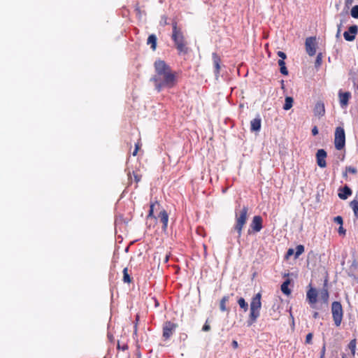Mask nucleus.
<instances>
[{"instance_id": "obj_48", "label": "nucleus", "mask_w": 358, "mask_h": 358, "mask_svg": "<svg viewBox=\"0 0 358 358\" xmlns=\"http://www.w3.org/2000/svg\"><path fill=\"white\" fill-rule=\"evenodd\" d=\"M313 318L317 319L319 317V313L317 312L313 313Z\"/></svg>"}, {"instance_id": "obj_35", "label": "nucleus", "mask_w": 358, "mask_h": 358, "mask_svg": "<svg viewBox=\"0 0 358 358\" xmlns=\"http://www.w3.org/2000/svg\"><path fill=\"white\" fill-rule=\"evenodd\" d=\"M334 222L339 224L340 226L343 225V220L341 216H336L334 218Z\"/></svg>"}, {"instance_id": "obj_52", "label": "nucleus", "mask_w": 358, "mask_h": 358, "mask_svg": "<svg viewBox=\"0 0 358 358\" xmlns=\"http://www.w3.org/2000/svg\"><path fill=\"white\" fill-rule=\"evenodd\" d=\"M117 348H120V344H119V343H118V345H117Z\"/></svg>"}, {"instance_id": "obj_45", "label": "nucleus", "mask_w": 358, "mask_h": 358, "mask_svg": "<svg viewBox=\"0 0 358 358\" xmlns=\"http://www.w3.org/2000/svg\"><path fill=\"white\" fill-rule=\"evenodd\" d=\"M341 24L338 25V30H337V33H336V37H339V36L341 34Z\"/></svg>"}, {"instance_id": "obj_37", "label": "nucleus", "mask_w": 358, "mask_h": 358, "mask_svg": "<svg viewBox=\"0 0 358 358\" xmlns=\"http://www.w3.org/2000/svg\"><path fill=\"white\" fill-rule=\"evenodd\" d=\"M139 149H140V143L138 142L137 143L135 144V149H134L132 155L134 156H136L137 155L138 151Z\"/></svg>"}, {"instance_id": "obj_39", "label": "nucleus", "mask_w": 358, "mask_h": 358, "mask_svg": "<svg viewBox=\"0 0 358 358\" xmlns=\"http://www.w3.org/2000/svg\"><path fill=\"white\" fill-rule=\"evenodd\" d=\"M321 62H322V55H321V53H320L317 56L315 64H317V65H320L321 64Z\"/></svg>"}, {"instance_id": "obj_4", "label": "nucleus", "mask_w": 358, "mask_h": 358, "mask_svg": "<svg viewBox=\"0 0 358 358\" xmlns=\"http://www.w3.org/2000/svg\"><path fill=\"white\" fill-rule=\"evenodd\" d=\"M248 210L249 208L247 206H244L238 212L237 209L236 210V223L234 226V229L237 232L238 238L241 236L243 229L247 222Z\"/></svg>"}, {"instance_id": "obj_34", "label": "nucleus", "mask_w": 358, "mask_h": 358, "mask_svg": "<svg viewBox=\"0 0 358 358\" xmlns=\"http://www.w3.org/2000/svg\"><path fill=\"white\" fill-rule=\"evenodd\" d=\"M313 336V333H308L306 335V341H305L306 344H312Z\"/></svg>"}, {"instance_id": "obj_31", "label": "nucleus", "mask_w": 358, "mask_h": 358, "mask_svg": "<svg viewBox=\"0 0 358 358\" xmlns=\"http://www.w3.org/2000/svg\"><path fill=\"white\" fill-rule=\"evenodd\" d=\"M304 252V246L299 245L296 247L295 258H298Z\"/></svg>"}, {"instance_id": "obj_13", "label": "nucleus", "mask_w": 358, "mask_h": 358, "mask_svg": "<svg viewBox=\"0 0 358 358\" xmlns=\"http://www.w3.org/2000/svg\"><path fill=\"white\" fill-rule=\"evenodd\" d=\"M212 59H213V65L215 67L214 73H215V76L217 78L220 76V69H221V67H220L221 58L216 52H213L212 54Z\"/></svg>"}, {"instance_id": "obj_51", "label": "nucleus", "mask_w": 358, "mask_h": 358, "mask_svg": "<svg viewBox=\"0 0 358 358\" xmlns=\"http://www.w3.org/2000/svg\"><path fill=\"white\" fill-rule=\"evenodd\" d=\"M128 176L129 178H131V174L130 173L128 174Z\"/></svg>"}, {"instance_id": "obj_21", "label": "nucleus", "mask_w": 358, "mask_h": 358, "mask_svg": "<svg viewBox=\"0 0 358 358\" xmlns=\"http://www.w3.org/2000/svg\"><path fill=\"white\" fill-rule=\"evenodd\" d=\"M157 36L155 34H150L147 40V44L150 45L152 50H155L157 48Z\"/></svg>"}, {"instance_id": "obj_1", "label": "nucleus", "mask_w": 358, "mask_h": 358, "mask_svg": "<svg viewBox=\"0 0 358 358\" xmlns=\"http://www.w3.org/2000/svg\"><path fill=\"white\" fill-rule=\"evenodd\" d=\"M155 75L150 78L155 90L159 92L164 89H172L178 83V73L173 71L165 61L157 59L154 63Z\"/></svg>"}, {"instance_id": "obj_33", "label": "nucleus", "mask_w": 358, "mask_h": 358, "mask_svg": "<svg viewBox=\"0 0 358 358\" xmlns=\"http://www.w3.org/2000/svg\"><path fill=\"white\" fill-rule=\"evenodd\" d=\"M132 175H133V177H134V181L138 183L141 181V175H139L138 173H137L135 171H133L132 172Z\"/></svg>"}, {"instance_id": "obj_32", "label": "nucleus", "mask_w": 358, "mask_h": 358, "mask_svg": "<svg viewBox=\"0 0 358 358\" xmlns=\"http://www.w3.org/2000/svg\"><path fill=\"white\" fill-rule=\"evenodd\" d=\"M350 14L352 17L358 18V5H356L352 8Z\"/></svg>"}, {"instance_id": "obj_20", "label": "nucleus", "mask_w": 358, "mask_h": 358, "mask_svg": "<svg viewBox=\"0 0 358 358\" xmlns=\"http://www.w3.org/2000/svg\"><path fill=\"white\" fill-rule=\"evenodd\" d=\"M358 171L357 168L353 166H346L345 169V171L343 172V178L345 180H348V173L356 175Z\"/></svg>"}, {"instance_id": "obj_25", "label": "nucleus", "mask_w": 358, "mask_h": 358, "mask_svg": "<svg viewBox=\"0 0 358 358\" xmlns=\"http://www.w3.org/2000/svg\"><path fill=\"white\" fill-rule=\"evenodd\" d=\"M238 304L240 308L243 309L244 312H247L248 310V303L245 301V300L243 297H240L238 301Z\"/></svg>"}, {"instance_id": "obj_15", "label": "nucleus", "mask_w": 358, "mask_h": 358, "mask_svg": "<svg viewBox=\"0 0 358 358\" xmlns=\"http://www.w3.org/2000/svg\"><path fill=\"white\" fill-rule=\"evenodd\" d=\"M352 194V189L347 185L340 188L338 196L341 199L345 200Z\"/></svg>"}, {"instance_id": "obj_36", "label": "nucleus", "mask_w": 358, "mask_h": 358, "mask_svg": "<svg viewBox=\"0 0 358 358\" xmlns=\"http://www.w3.org/2000/svg\"><path fill=\"white\" fill-rule=\"evenodd\" d=\"M277 55L281 58L280 59H282L283 61L287 58L286 54L282 51H278Z\"/></svg>"}, {"instance_id": "obj_18", "label": "nucleus", "mask_w": 358, "mask_h": 358, "mask_svg": "<svg viewBox=\"0 0 358 358\" xmlns=\"http://www.w3.org/2000/svg\"><path fill=\"white\" fill-rule=\"evenodd\" d=\"M262 120L258 115L257 117L251 120L250 122V130L251 131H259L261 129Z\"/></svg>"}, {"instance_id": "obj_14", "label": "nucleus", "mask_w": 358, "mask_h": 358, "mask_svg": "<svg viewBox=\"0 0 358 358\" xmlns=\"http://www.w3.org/2000/svg\"><path fill=\"white\" fill-rule=\"evenodd\" d=\"M339 101L341 107H345L348 104L349 99L351 97V94L349 92H342L341 90L338 92Z\"/></svg>"}, {"instance_id": "obj_9", "label": "nucleus", "mask_w": 358, "mask_h": 358, "mask_svg": "<svg viewBox=\"0 0 358 358\" xmlns=\"http://www.w3.org/2000/svg\"><path fill=\"white\" fill-rule=\"evenodd\" d=\"M317 292L316 289L310 287L306 292V300L308 301L310 307L313 308H315V304L317 303Z\"/></svg>"}, {"instance_id": "obj_12", "label": "nucleus", "mask_w": 358, "mask_h": 358, "mask_svg": "<svg viewBox=\"0 0 358 358\" xmlns=\"http://www.w3.org/2000/svg\"><path fill=\"white\" fill-rule=\"evenodd\" d=\"M327 152L323 149H320L316 153L317 164L320 168H325L327 166L326 159Z\"/></svg>"}, {"instance_id": "obj_43", "label": "nucleus", "mask_w": 358, "mask_h": 358, "mask_svg": "<svg viewBox=\"0 0 358 358\" xmlns=\"http://www.w3.org/2000/svg\"><path fill=\"white\" fill-rule=\"evenodd\" d=\"M354 0H345V6L348 8L353 3Z\"/></svg>"}, {"instance_id": "obj_29", "label": "nucleus", "mask_w": 358, "mask_h": 358, "mask_svg": "<svg viewBox=\"0 0 358 358\" xmlns=\"http://www.w3.org/2000/svg\"><path fill=\"white\" fill-rule=\"evenodd\" d=\"M356 345H357V340L355 338L351 340L348 344V348L350 350L352 357H355V355Z\"/></svg>"}, {"instance_id": "obj_24", "label": "nucleus", "mask_w": 358, "mask_h": 358, "mask_svg": "<svg viewBox=\"0 0 358 358\" xmlns=\"http://www.w3.org/2000/svg\"><path fill=\"white\" fill-rule=\"evenodd\" d=\"M229 296H224L220 302V309L221 311L224 312L227 310L226 307V303L229 301Z\"/></svg>"}, {"instance_id": "obj_7", "label": "nucleus", "mask_w": 358, "mask_h": 358, "mask_svg": "<svg viewBox=\"0 0 358 358\" xmlns=\"http://www.w3.org/2000/svg\"><path fill=\"white\" fill-rule=\"evenodd\" d=\"M178 327V324L177 323H174L171 321L165 322L162 327V336L164 339L165 341L169 340L176 331Z\"/></svg>"}, {"instance_id": "obj_26", "label": "nucleus", "mask_w": 358, "mask_h": 358, "mask_svg": "<svg viewBox=\"0 0 358 358\" xmlns=\"http://www.w3.org/2000/svg\"><path fill=\"white\" fill-rule=\"evenodd\" d=\"M123 282L125 283H131L132 282V278L128 273V268L126 267L123 269Z\"/></svg>"}, {"instance_id": "obj_30", "label": "nucleus", "mask_w": 358, "mask_h": 358, "mask_svg": "<svg viewBox=\"0 0 358 358\" xmlns=\"http://www.w3.org/2000/svg\"><path fill=\"white\" fill-rule=\"evenodd\" d=\"M321 299L324 301V303H327L329 300V292L327 288H323L320 293Z\"/></svg>"}, {"instance_id": "obj_50", "label": "nucleus", "mask_w": 358, "mask_h": 358, "mask_svg": "<svg viewBox=\"0 0 358 358\" xmlns=\"http://www.w3.org/2000/svg\"><path fill=\"white\" fill-rule=\"evenodd\" d=\"M341 358H347L345 355H343Z\"/></svg>"}, {"instance_id": "obj_49", "label": "nucleus", "mask_w": 358, "mask_h": 358, "mask_svg": "<svg viewBox=\"0 0 358 358\" xmlns=\"http://www.w3.org/2000/svg\"><path fill=\"white\" fill-rule=\"evenodd\" d=\"M127 348H128V346H127V345H124L122 347V349L123 350H127Z\"/></svg>"}, {"instance_id": "obj_38", "label": "nucleus", "mask_w": 358, "mask_h": 358, "mask_svg": "<svg viewBox=\"0 0 358 358\" xmlns=\"http://www.w3.org/2000/svg\"><path fill=\"white\" fill-rule=\"evenodd\" d=\"M210 329V326L208 323V321H206V323L204 324V325L203 326L202 330L204 331H208Z\"/></svg>"}, {"instance_id": "obj_17", "label": "nucleus", "mask_w": 358, "mask_h": 358, "mask_svg": "<svg viewBox=\"0 0 358 358\" xmlns=\"http://www.w3.org/2000/svg\"><path fill=\"white\" fill-rule=\"evenodd\" d=\"M314 114L316 116H323L325 114V108L324 103L319 101L317 102L314 108Z\"/></svg>"}, {"instance_id": "obj_19", "label": "nucleus", "mask_w": 358, "mask_h": 358, "mask_svg": "<svg viewBox=\"0 0 358 358\" xmlns=\"http://www.w3.org/2000/svg\"><path fill=\"white\" fill-rule=\"evenodd\" d=\"M159 208H160V204L158 201H156L153 203H151L150 206V210H149L148 215H147V219H150V218L157 219V217L154 215V211L155 210L159 209Z\"/></svg>"}, {"instance_id": "obj_10", "label": "nucleus", "mask_w": 358, "mask_h": 358, "mask_svg": "<svg viewBox=\"0 0 358 358\" xmlns=\"http://www.w3.org/2000/svg\"><path fill=\"white\" fill-rule=\"evenodd\" d=\"M358 34V26L352 25L348 30L343 33V37L347 41H353Z\"/></svg>"}, {"instance_id": "obj_5", "label": "nucleus", "mask_w": 358, "mask_h": 358, "mask_svg": "<svg viewBox=\"0 0 358 358\" xmlns=\"http://www.w3.org/2000/svg\"><path fill=\"white\" fill-rule=\"evenodd\" d=\"M331 313L334 324L339 327L342 322L343 311L342 305L338 301H334L331 304Z\"/></svg>"}, {"instance_id": "obj_2", "label": "nucleus", "mask_w": 358, "mask_h": 358, "mask_svg": "<svg viewBox=\"0 0 358 358\" xmlns=\"http://www.w3.org/2000/svg\"><path fill=\"white\" fill-rule=\"evenodd\" d=\"M171 39L179 55L187 54L189 52L188 43L185 37L182 27H178L176 20L172 22Z\"/></svg>"}, {"instance_id": "obj_47", "label": "nucleus", "mask_w": 358, "mask_h": 358, "mask_svg": "<svg viewBox=\"0 0 358 358\" xmlns=\"http://www.w3.org/2000/svg\"><path fill=\"white\" fill-rule=\"evenodd\" d=\"M169 259V255H166V256L164 257V262L167 263Z\"/></svg>"}, {"instance_id": "obj_23", "label": "nucleus", "mask_w": 358, "mask_h": 358, "mask_svg": "<svg viewBox=\"0 0 358 358\" xmlns=\"http://www.w3.org/2000/svg\"><path fill=\"white\" fill-rule=\"evenodd\" d=\"M278 65L280 66V73L284 75V76H287L288 75V70L285 66V61H283L282 59H279L278 62Z\"/></svg>"}, {"instance_id": "obj_8", "label": "nucleus", "mask_w": 358, "mask_h": 358, "mask_svg": "<svg viewBox=\"0 0 358 358\" xmlns=\"http://www.w3.org/2000/svg\"><path fill=\"white\" fill-rule=\"evenodd\" d=\"M316 46H317V43H316L315 37H308L306 39V41H305L306 51L309 56L312 57L315 55Z\"/></svg>"}, {"instance_id": "obj_6", "label": "nucleus", "mask_w": 358, "mask_h": 358, "mask_svg": "<svg viewBox=\"0 0 358 358\" xmlns=\"http://www.w3.org/2000/svg\"><path fill=\"white\" fill-rule=\"evenodd\" d=\"M334 145L338 150H341L345 148V130L341 127H337L334 134Z\"/></svg>"}, {"instance_id": "obj_11", "label": "nucleus", "mask_w": 358, "mask_h": 358, "mask_svg": "<svg viewBox=\"0 0 358 358\" xmlns=\"http://www.w3.org/2000/svg\"><path fill=\"white\" fill-rule=\"evenodd\" d=\"M262 223V217L260 215H255L252 218L250 227L254 232H259L263 227Z\"/></svg>"}, {"instance_id": "obj_22", "label": "nucleus", "mask_w": 358, "mask_h": 358, "mask_svg": "<svg viewBox=\"0 0 358 358\" xmlns=\"http://www.w3.org/2000/svg\"><path fill=\"white\" fill-rule=\"evenodd\" d=\"M289 283L290 280L287 279L281 285V291L286 295H289L291 294V290L288 287Z\"/></svg>"}, {"instance_id": "obj_44", "label": "nucleus", "mask_w": 358, "mask_h": 358, "mask_svg": "<svg viewBox=\"0 0 358 358\" xmlns=\"http://www.w3.org/2000/svg\"><path fill=\"white\" fill-rule=\"evenodd\" d=\"M231 345L234 349L237 348L238 346V342L236 341H233Z\"/></svg>"}, {"instance_id": "obj_46", "label": "nucleus", "mask_w": 358, "mask_h": 358, "mask_svg": "<svg viewBox=\"0 0 358 358\" xmlns=\"http://www.w3.org/2000/svg\"><path fill=\"white\" fill-rule=\"evenodd\" d=\"M294 252V250L292 249V248H289L288 250H287V256H290L293 254Z\"/></svg>"}, {"instance_id": "obj_3", "label": "nucleus", "mask_w": 358, "mask_h": 358, "mask_svg": "<svg viewBox=\"0 0 358 358\" xmlns=\"http://www.w3.org/2000/svg\"><path fill=\"white\" fill-rule=\"evenodd\" d=\"M262 294L258 292L251 299L250 304V315L248 320V326L250 327L257 322L260 315L262 308Z\"/></svg>"}, {"instance_id": "obj_53", "label": "nucleus", "mask_w": 358, "mask_h": 358, "mask_svg": "<svg viewBox=\"0 0 358 358\" xmlns=\"http://www.w3.org/2000/svg\"><path fill=\"white\" fill-rule=\"evenodd\" d=\"M138 358H141V357H138Z\"/></svg>"}, {"instance_id": "obj_41", "label": "nucleus", "mask_w": 358, "mask_h": 358, "mask_svg": "<svg viewBox=\"0 0 358 358\" xmlns=\"http://www.w3.org/2000/svg\"><path fill=\"white\" fill-rule=\"evenodd\" d=\"M338 233L339 234L345 235V229L343 227V225L340 226L338 228Z\"/></svg>"}, {"instance_id": "obj_42", "label": "nucleus", "mask_w": 358, "mask_h": 358, "mask_svg": "<svg viewBox=\"0 0 358 358\" xmlns=\"http://www.w3.org/2000/svg\"><path fill=\"white\" fill-rule=\"evenodd\" d=\"M318 134V129H317V127L316 126H315L313 129H312V134L313 136H315Z\"/></svg>"}, {"instance_id": "obj_27", "label": "nucleus", "mask_w": 358, "mask_h": 358, "mask_svg": "<svg viewBox=\"0 0 358 358\" xmlns=\"http://www.w3.org/2000/svg\"><path fill=\"white\" fill-rule=\"evenodd\" d=\"M350 206L352 209L354 214L358 218V200L354 199L350 203Z\"/></svg>"}, {"instance_id": "obj_40", "label": "nucleus", "mask_w": 358, "mask_h": 358, "mask_svg": "<svg viewBox=\"0 0 358 358\" xmlns=\"http://www.w3.org/2000/svg\"><path fill=\"white\" fill-rule=\"evenodd\" d=\"M325 351H326V348H325V344H324V345L322 348V350H321L320 358H324Z\"/></svg>"}, {"instance_id": "obj_16", "label": "nucleus", "mask_w": 358, "mask_h": 358, "mask_svg": "<svg viewBox=\"0 0 358 358\" xmlns=\"http://www.w3.org/2000/svg\"><path fill=\"white\" fill-rule=\"evenodd\" d=\"M158 218L162 223V229L164 231H166L168 226L169 215L164 209L160 210L159 214L158 215Z\"/></svg>"}, {"instance_id": "obj_28", "label": "nucleus", "mask_w": 358, "mask_h": 358, "mask_svg": "<svg viewBox=\"0 0 358 358\" xmlns=\"http://www.w3.org/2000/svg\"><path fill=\"white\" fill-rule=\"evenodd\" d=\"M293 101H294V100L292 97L287 96L285 98V102L283 106V109L285 110L290 109L292 107Z\"/></svg>"}]
</instances>
